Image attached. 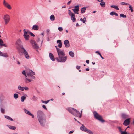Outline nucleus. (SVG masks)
I'll use <instances>...</instances> for the list:
<instances>
[{
	"label": "nucleus",
	"mask_w": 134,
	"mask_h": 134,
	"mask_svg": "<svg viewBox=\"0 0 134 134\" xmlns=\"http://www.w3.org/2000/svg\"><path fill=\"white\" fill-rule=\"evenodd\" d=\"M130 118H128L126 119L123 123V125L125 126L128 125L130 123Z\"/></svg>",
	"instance_id": "17"
},
{
	"label": "nucleus",
	"mask_w": 134,
	"mask_h": 134,
	"mask_svg": "<svg viewBox=\"0 0 134 134\" xmlns=\"http://www.w3.org/2000/svg\"><path fill=\"white\" fill-rule=\"evenodd\" d=\"M122 117L124 118H126L128 117V116L125 114H123L122 115Z\"/></svg>",
	"instance_id": "44"
},
{
	"label": "nucleus",
	"mask_w": 134,
	"mask_h": 134,
	"mask_svg": "<svg viewBox=\"0 0 134 134\" xmlns=\"http://www.w3.org/2000/svg\"><path fill=\"white\" fill-rule=\"evenodd\" d=\"M40 41V38L39 37H38V38L37 40V42H38L39 41ZM41 44H42L43 42V39L42 40H41Z\"/></svg>",
	"instance_id": "46"
},
{
	"label": "nucleus",
	"mask_w": 134,
	"mask_h": 134,
	"mask_svg": "<svg viewBox=\"0 0 134 134\" xmlns=\"http://www.w3.org/2000/svg\"><path fill=\"white\" fill-rule=\"evenodd\" d=\"M16 43L18 45H20L21 44V42L20 39H18L16 41Z\"/></svg>",
	"instance_id": "29"
},
{
	"label": "nucleus",
	"mask_w": 134,
	"mask_h": 134,
	"mask_svg": "<svg viewBox=\"0 0 134 134\" xmlns=\"http://www.w3.org/2000/svg\"><path fill=\"white\" fill-rule=\"evenodd\" d=\"M75 8H78L79 9V7L78 6H76L75 7Z\"/></svg>",
	"instance_id": "63"
},
{
	"label": "nucleus",
	"mask_w": 134,
	"mask_h": 134,
	"mask_svg": "<svg viewBox=\"0 0 134 134\" xmlns=\"http://www.w3.org/2000/svg\"><path fill=\"white\" fill-rule=\"evenodd\" d=\"M50 32V30L49 29H47L46 30V32L48 34H49Z\"/></svg>",
	"instance_id": "50"
},
{
	"label": "nucleus",
	"mask_w": 134,
	"mask_h": 134,
	"mask_svg": "<svg viewBox=\"0 0 134 134\" xmlns=\"http://www.w3.org/2000/svg\"><path fill=\"white\" fill-rule=\"evenodd\" d=\"M58 56L62 55H65V52L64 50H62L60 49L57 52Z\"/></svg>",
	"instance_id": "14"
},
{
	"label": "nucleus",
	"mask_w": 134,
	"mask_h": 134,
	"mask_svg": "<svg viewBox=\"0 0 134 134\" xmlns=\"http://www.w3.org/2000/svg\"><path fill=\"white\" fill-rule=\"evenodd\" d=\"M55 47H56V50H57V52L58 51V50H59V49H60L59 48H58L57 47V46H55Z\"/></svg>",
	"instance_id": "54"
},
{
	"label": "nucleus",
	"mask_w": 134,
	"mask_h": 134,
	"mask_svg": "<svg viewBox=\"0 0 134 134\" xmlns=\"http://www.w3.org/2000/svg\"><path fill=\"white\" fill-rule=\"evenodd\" d=\"M24 110L25 113L31 116L32 118H34V115L33 114H32L30 111L27 110L26 109H24Z\"/></svg>",
	"instance_id": "15"
},
{
	"label": "nucleus",
	"mask_w": 134,
	"mask_h": 134,
	"mask_svg": "<svg viewBox=\"0 0 134 134\" xmlns=\"http://www.w3.org/2000/svg\"><path fill=\"white\" fill-rule=\"evenodd\" d=\"M17 63L18 64H19V65H20V62L19 61H17Z\"/></svg>",
	"instance_id": "56"
},
{
	"label": "nucleus",
	"mask_w": 134,
	"mask_h": 134,
	"mask_svg": "<svg viewBox=\"0 0 134 134\" xmlns=\"http://www.w3.org/2000/svg\"><path fill=\"white\" fill-rule=\"evenodd\" d=\"M100 5L103 7H104L105 6V3L104 2H101L100 3Z\"/></svg>",
	"instance_id": "27"
},
{
	"label": "nucleus",
	"mask_w": 134,
	"mask_h": 134,
	"mask_svg": "<svg viewBox=\"0 0 134 134\" xmlns=\"http://www.w3.org/2000/svg\"><path fill=\"white\" fill-rule=\"evenodd\" d=\"M3 4L4 7L8 9L11 10L12 9L11 6L5 0H3Z\"/></svg>",
	"instance_id": "11"
},
{
	"label": "nucleus",
	"mask_w": 134,
	"mask_h": 134,
	"mask_svg": "<svg viewBox=\"0 0 134 134\" xmlns=\"http://www.w3.org/2000/svg\"><path fill=\"white\" fill-rule=\"evenodd\" d=\"M95 53H97L99 55V53H100L99 52V51H97L95 52Z\"/></svg>",
	"instance_id": "61"
},
{
	"label": "nucleus",
	"mask_w": 134,
	"mask_h": 134,
	"mask_svg": "<svg viewBox=\"0 0 134 134\" xmlns=\"http://www.w3.org/2000/svg\"><path fill=\"white\" fill-rule=\"evenodd\" d=\"M86 10V8L85 7H83L81 9V13H84Z\"/></svg>",
	"instance_id": "35"
},
{
	"label": "nucleus",
	"mask_w": 134,
	"mask_h": 134,
	"mask_svg": "<svg viewBox=\"0 0 134 134\" xmlns=\"http://www.w3.org/2000/svg\"><path fill=\"white\" fill-rule=\"evenodd\" d=\"M24 89L25 90H29V88L26 86L24 87Z\"/></svg>",
	"instance_id": "49"
},
{
	"label": "nucleus",
	"mask_w": 134,
	"mask_h": 134,
	"mask_svg": "<svg viewBox=\"0 0 134 134\" xmlns=\"http://www.w3.org/2000/svg\"><path fill=\"white\" fill-rule=\"evenodd\" d=\"M69 55L72 57H73L74 56V54L73 52L72 51H70L69 52Z\"/></svg>",
	"instance_id": "30"
},
{
	"label": "nucleus",
	"mask_w": 134,
	"mask_h": 134,
	"mask_svg": "<svg viewBox=\"0 0 134 134\" xmlns=\"http://www.w3.org/2000/svg\"><path fill=\"white\" fill-rule=\"evenodd\" d=\"M40 124L42 126H44L45 123V119L44 117L38 119Z\"/></svg>",
	"instance_id": "13"
},
{
	"label": "nucleus",
	"mask_w": 134,
	"mask_h": 134,
	"mask_svg": "<svg viewBox=\"0 0 134 134\" xmlns=\"http://www.w3.org/2000/svg\"><path fill=\"white\" fill-rule=\"evenodd\" d=\"M129 8H130L129 10H131V12H133V10L132 9V6L131 5H130L129 6Z\"/></svg>",
	"instance_id": "37"
},
{
	"label": "nucleus",
	"mask_w": 134,
	"mask_h": 134,
	"mask_svg": "<svg viewBox=\"0 0 134 134\" xmlns=\"http://www.w3.org/2000/svg\"><path fill=\"white\" fill-rule=\"evenodd\" d=\"M49 55L50 58L53 61L55 60V59L52 53H50L49 54Z\"/></svg>",
	"instance_id": "20"
},
{
	"label": "nucleus",
	"mask_w": 134,
	"mask_h": 134,
	"mask_svg": "<svg viewBox=\"0 0 134 134\" xmlns=\"http://www.w3.org/2000/svg\"><path fill=\"white\" fill-rule=\"evenodd\" d=\"M26 73L28 78L32 80V79H35V77L34 75H35V73L32 70H26Z\"/></svg>",
	"instance_id": "1"
},
{
	"label": "nucleus",
	"mask_w": 134,
	"mask_h": 134,
	"mask_svg": "<svg viewBox=\"0 0 134 134\" xmlns=\"http://www.w3.org/2000/svg\"><path fill=\"white\" fill-rule=\"evenodd\" d=\"M89 60H86V63H87V64H89Z\"/></svg>",
	"instance_id": "60"
},
{
	"label": "nucleus",
	"mask_w": 134,
	"mask_h": 134,
	"mask_svg": "<svg viewBox=\"0 0 134 134\" xmlns=\"http://www.w3.org/2000/svg\"><path fill=\"white\" fill-rule=\"evenodd\" d=\"M93 113L94 117L96 118V119L99 120L102 122H104V121L102 119V117L96 111H94Z\"/></svg>",
	"instance_id": "5"
},
{
	"label": "nucleus",
	"mask_w": 134,
	"mask_h": 134,
	"mask_svg": "<svg viewBox=\"0 0 134 134\" xmlns=\"http://www.w3.org/2000/svg\"><path fill=\"white\" fill-rule=\"evenodd\" d=\"M49 101V100H48L47 101H43L42 100V102L43 103L45 104L47 103Z\"/></svg>",
	"instance_id": "41"
},
{
	"label": "nucleus",
	"mask_w": 134,
	"mask_h": 134,
	"mask_svg": "<svg viewBox=\"0 0 134 134\" xmlns=\"http://www.w3.org/2000/svg\"><path fill=\"white\" fill-rule=\"evenodd\" d=\"M64 44L65 45V47L68 48L70 46V44L69 41L66 40H65L64 41Z\"/></svg>",
	"instance_id": "16"
},
{
	"label": "nucleus",
	"mask_w": 134,
	"mask_h": 134,
	"mask_svg": "<svg viewBox=\"0 0 134 134\" xmlns=\"http://www.w3.org/2000/svg\"><path fill=\"white\" fill-rule=\"evenodd\" d=\"M120 17H122L125 18H126V15H124L123 14H120Z\"/></svg>",
	"instance_id": "42"
},
{
	"label": "nucleus",
	"mask_w": 134,
	"mask_h": 134,
	"mask_svg": "<svg viewBox=\"0 0 134 134\" xmlns=\"http://www.w3.org/2000/svg\"><path fill=\"white\" fill-rule=\"evenodd\" d=\"M111 8H114L115 9H116L117 10H119V9L118 8L117 6L112 5L111 6Z\"/></svg>",
	"instance_id": "32"
},
{
	"label": "nucleus",
	"mask_w": 134,
	"mask_h": 134,
	"mask_svg": "<svg viewBox=\"0 0 134 134\" xmlns=\"http://www.w3.org/2000/svg\"><path fill=\"white\" fill-rule=\"evenodd\" d=\"M58 29L60 31H62L63 30V28L62 27H59L58 28Z\"/></svg>",
	"instance_id": "48"
},
{
	"label": "nucleus",
	"mask_w": 134,
	"mask_h": 134,
	"mask_svg": "<svg viewBox=\"0 0 134 134\" xmlns=\"http://www.w3.org/2000/svg\"><path fill=\"white\" fill-rule=\"evenodd\" d=\"M3 43V41L1 39H0V46H2Z\"/></svg>",
	"instance_id": "45"
},
{
	"label": "nucleus",
	"mask_w": 134,
	"mask_h": 134,
	"mask_svg": "<svg viewBox=\"0 0 134 134\" xmlns=\"http://www.w3.org/2000/svg\"><path fill=\"white\" fill-rule=\"evenodd\" d=\"M30 42L32 44L33 48L38 49L39 48L38 45L37 44L35 40H31L30 41Z\"/></svg>",
	"instance_id": "7"
},
{
	"label": "nucleus",
	"mask_w": 134,
	"mask_h": 134,
	"mask_svg": "<svg viewBox=\"0 0 134 134\" xmlns=\"http://www.w3.org/2000/svg\"><path fill=\"white\" fill-rule=\"evenodd\" d=\"M39 29V27L38 26L36 25H34L33 26L32 28V29L35 30H37Z\"/></svg>",
	"instance_id": "21"
},
{
	"label": "nucleus",
	"mask_w": 134,
	"mask_h": 134,
	"mask_svg": "<svg viewBox=\"0 0 134 134\" xmlns=\"http://www.w3.org/2000/svg\"><path fill=\"white\" fill-rule=\"evenodd\" d=\"M3 18L5 25L8 24L10 21V18L9 15L8 14H6L4 15Z\"/></svg>",
	"instance_id": "6"
},
{
	"label": "nucleus",
	"mask_w": 134,
	"mask_h": 134,
	"mask_svg": "<svg viewBox=\"0 0 134 134\" xmlns=\"http://www.w3.org/2000/svg\"><path fill=\"white\" fill-rule=\"evenodd\" d=\"M36 97L34 96L32 98V99H36Z\"/></svg>",
	"instance_id": "62"
},
{
	"label": "nucleus",
	"mask_w": 134,
	"mask_h": 134,
	"mask_svg": "<svg viewBox=\"0 0 134 134\" xmlns=\"http://www.w3.org/2000/svg\"><path fill=\"white\" fill-rule=\"evenodd\" d=\"M89 68H87L86 69V71H89Z\"/></svg>",
	"instance_id": "64"
},
{
	"label": "nucleus",
	"mask_w": 134,
	"mask_h": 134,
	"mask_svg": "<svg viewBox=\"0 0 134 134\" xmlns=\"http://www.w3.org/2000/svg\"><path fill=\"white\" fill-rule=\"evenodd\" d=\"M117 127L119 131H120L121 133L122 132V128L119 126H118Z\"/></svg>",
	"instance_id": "38"
},
{
	"label": "nucleus",
	"mask_w": 134,
	"mask_h": 134,
	"mask_svg": "<svg viewBox=\"0 0 134 134\" xmlns=\"http://www.w3.org/2000/svg\"><path fill=\"white\" fill-rule=\"evenodd\" d=\"M37 114L38 119H40L44 117V114L43 112L40 110H39L37 111Z\"/></svg>",
	"instance_id": "8"
},
{
	"label": "nucleus",
	"mask_w": 134,
	"mask_h": 134,
	"mask_svg": "<svg viewBox=\"0 0 134 134\" xmlns=\"http://www.w3.org/2000/svg\"><path fill=\"white\" fill-rule=\"evenodd\" d=\"M23 31L24 33L23 35H29L30 34V32L28 30L24 29Z\"/></svg>",
	"instance_id": "18"
},
{
	"label": "nucleus",
	"mask_w": 134,
	"mask_h": 134,
	"mask_svg": "<svg viewBox=\"0 0 134 134\" xmlns=\"http://www.w3.org/2000/svg\"><path fill=\"white\" fill-rule=\"evenodd\" d=\"M1 113H5V109L2 108H1Z\"/></svg>",
	"instance_id": "40"
},
{
	"label": "nucleus",
	"mask_w": 134,
	"mask_h": 134,
	"mask_svg": "<svg viewBox=\"0 0 134 134\" xmlns=\"http://www.w3.org/2000/svg\"><path fill=\"white\" fill-rule=\"evenodd\" d=\"M121 4L122 5H129V4H128L127 3H125L124 2H122L121 3Z\"/></svg>",
	"instance_id": "47"
},
{
	"label": "nucleus",
	"mask_w": 134,
	"mask_h": 134,
	"mask_svg": "<svg viewBox=\"0 0 134 134\" xmlns=\"http://www.w3.org/2000/svg\"><path fill=\"white\" fill-rule=\"evenodd\" d=\"M69 15L71 16V19L72 20L73 22H75L76 20V19L75 18V14L72 13L70 10H68Z\"/></svg>",
	"instance_id": "10"
},
{
	"label": "nucleus",
	"mask_w": 134,
	"mask_h": 134,
	"mask_svg": "<svg viewBox=\"0 0 134 134\" xmlns=\"http://www.w3.org/2000/svg\"><path fill=\"white\" fill-rule=\"evenodd\" d=\"M42 107L44 109H46V110L47 109V108L46 107L45 105H42Z\"/></svg>",
	"instance_id": "53"
},
{
	"label": "nucleus",
	"mask_w": 134,
	"mask_h": 134,
	"mask_svg": "<svg viewBox=\"0 0 134 134\" xmlns=\"http://www.w3.org/2000/svg\"><path fill=\"white\" fill-rule=\"evenodd\" d=\"M80 20L83 23H85V22H86V19L85 17H84L83 19H82V18H81L80 19Z\"/></svg>",
	"instance_id": "31"
},
{
	"label": "nucleus",
	"mask_w": 134,
	"mask_h": 134,
	"mask_svg": "<svg viewBox=\"0 0 134 134\" xmlns=\"http://www.w3.org/2000/svg\"><path fill=\"white\" fill-rule=\"evenodd\" d=\"M7 126L10 129L13 130H15L16 129V127L15 126L10 125H7Z\"/></svg>",
	"instance_id": "23"
},
{
	"label": "nucleus",
	"mask_w": 134,
	"mask_h": 134,
	"mask_svg": "<svg viewBox=\"0 0 134 134\" xmlns=\"http://www.w3.org/2000/svg\"><path fill=\"white\" fill-rule=\"evenodd\" d=\"M82 126L80 127L81 130L85 132H86L89 134H93V132L90 130L88 129L84 126L83 124H81Z\"/></svg>",
	"instance_id": "4"
},
{
	"label": "nucleus",
	"mask_w": 134,
	"mask_h": 134,
	"mask_svg": "<svg viewBox=\"0 0 134 134\" xmlns=\"http://www.w3.org/2000/svg\"><path fill=\"white\" fill-rule=\"evenodd\" d=\"M24 38L26 40H29V35H23Z\"/></svg>",
	"instance_id": "24"
},
{
	"label": "nucleus",
	"mask_w": 134,
	"mask_h": 134,
	"mask_svg": "<svg viewBox=\"0 0 134 134\" xmlns=\"http://www.w3.org/2000/svg\"><path fill=\"white\" fill-rule=\"evenodd\" d=\"M57 43L58 44V47L59 48H61L62 46V43L60 40H58L57 41Z\"/></svg>",
	"instance_id": "19"
},
{
	"label": "nucleus",
	"mask_w": 134,
	"mask_h": 134,
	"mask_svg": "<svg viewBox=\"0 0 134 134\" xmlns=\"http://www.w3.org/2000/svg\"><path fill=\"white\" fill-rule=\"evenodd\" d=\"M50 18L51 21L54 20L55 19V17L53 15H51L50 16Z\"/></svg>",
	"instance_id": "22"
},
{
	"label": "nucleus",
	"mask_w": 134,
	"mask_h": 134,
	"mask_svg": "<svg viewBox=\"0 0 134 134\" xmlns=\"http://www.w3.org/2000/svg\"><path fill=\"white\" fill-rule=\"evenodd\" d=\"M26 98V97L25 96H22L21 99V101L22 102H24Z\"/></svg>",
	"instance_id": "34"
},
{
	"label": "nucleus",
	"mask_w": 134,
	"mask_h": 134,
	"mask_svg": "<svg viewBox=\"0 0 134 134\" xmlns=\"http://www.w3.org/2000/svg\"><path fill=\"white\" fill-rule=\"evenodd\" d=\"M72 10L75 13L77 14H78V11L79 10V9L78 8L74 9H72Z\"/></svg>",
	"instance_id": "25"
},
{
	"label": "nucleus",
	"mask_w": 134,
	"mask_h": 134,
	"mask_svg": "<svg viewBox=\"0 0 134 134\" xmlns=\"http://www.w3.org/2000/svg\"><path fill=\"white\" fill-rule=\"evenodd\" d=\"M76 68L77 69H79L80 68V66H77L76 67Z\"/></svg>",
	"instance_id": "55"
},
{
	"label": "nucleus",
	"mask_w": 134,
	"mask_h": 134,
	"mask_svg": "<svg viewBox=\"0 0 134 134\" xmlns=\"http://www.w3.org/2000/svg\"><path fill=\"white\" fill-rule=\"evenodd\" d=\"M24 87H21L20 85H19L18 87V90L22 91H24Z\"/></svg>",
	"instance_id": "33"
},
{
	"label": "nucleus",
	"mask_w": 134,
	"mask_h": 134,
	"mask_svg": "<svg viewBox=\"0 0 134 134\" xmlns=\"http://www.w3.org/2000/svg\"><path fill=\"white\" fill-rule=\"evenodd\" d=\"M5 117L8 120H10L12 121H13V119L9 116L5 115Z\"/></svg>",
	"instance_id": "28"
},
{
	"label": "nucleus",
	"mask_w": 134,
	"mask_h": 134,
	"mask_svg": "<svg viewBox=\"0 0 134 134\" xmlns=\"http://www.w3.org/2000/svg\"><path fill=\"white\" fill-rule=\"evenodd\" d=\"M110 14L111 15H115L116 16H118V14L116 13V12H112L110 13Z\"/></svg>",
	"instance_id": "26"
},
{
	"label": "nucleus",
	"mask_w": 134,
	"mask_h": 134,
	"mask_svg": "<svg viewBox=\"0 0 134 134\" xmlns=\"http://www.w3.org/2000/svg\"><path fill=\"white\" fill-rule=\"evenodd\" d=\"M58 56V57L55 58V59L58 62H65L67 59V57L64 56Z\"/></svg>",
	"instance_id": "3"
},
{
	"label": "nucleus",
	"mask_w": 134,
	"mask_h": 134,
	"mask_svg": "<svg viewBox=\"0 0 134 134\" xmlns=\"http://www.w3.org/2000/svg\"><path fill=\"white\" fill-rule=\"evenodd\" d=\"M121 134H130L125 131H122L121 133Z\"/></svg>",
	"instance_id": "43"
},
{
	"label": "nucleus",
	"mask_w": 134,
	"mask_h": 134,
	"mask_svg": "<svg viewBox=\"0 0 134 134\" xmlns=\"http://www.w3.org/2000/svg\"><path fill=\"white\" fill-rule=\"evenodd\" d=\"M3 53L0 51V56H2V55Z\"/></svg>",
	"instance_id": "59"
},
{
	"label": "nucleus",
	"mask_w": 134,
	"mask_h": 134,
	"mask_svg": "<svg viewBox=\"0 0 134 134\" xmlns=\"http://www.w3.org/2000/svg\"><path fill=\"white\" fill-rule=\"evenodd\" d=\"M21 51L24 54L25 57L27 59H29L30 57L28 53L25 49L22 46H21Z\"/></svg>",
	"instance_id": "9"
},
{
	"label": "nucleus",
	"mask_w": 134,
	"mask_h": 134,
	"mask_svg": "<svg viewBox=\"0 0 134 134\" xmlns=\"http://www.w3.org/2000/svg\"><path fill=\"white\" fill-rule=\"evenodd\" d=\"M2 56L5 57H8L7 54L6 53H3L2 55Z\"/></svg>",
	"instance_id": "39"
},
{
	"label": "nucleus",
	"mask_w": 134,
	"mask_h": 134,
	"mask_svg": "<svg viewBox=\"0 0 134 134\" xmlns=\"http://www.w3.org/2000/svg\"><path fill=\"white\" fill-rule=\"evenodd\" d=\"M70 131V132L69 133V134H70V133H73V131Z\"/></svg>",
	"instance_id": "57"
},
{
	"label": "nucleus",
	"mask_w": 134,
	"mask_h": 134,
	"mask_svg": "<svg viewBox=\"0 0 134 134\" xmlns=\"http://www.w3.org/2000/svg\"><path fill=\"white\" fill-rule=\"evenodd\" d=\"M25 71V70H23L22 72V74L25 75V82L26 83H28V82H31V81H32V80L31 79H29L27 77V74H26Z\"/></svg>",
	"instance_id": "12"
},
{
	"label": "nucleus",
	"mask_w": 134,
	"mask_h": 134,
	"mask_svg": "<svg viewBox=\"0 0 134 134\" xmlns=\"http://www.w3.org/2000/svg\"><path fill=\"white\" fill-rule=\"evenodd\" d=\"M14 97L15 99H16L18 98V94L15 93L14 95Z\"/></svg>",
	"instance_id": "36"
},
{
	"label": "nucleus",
	"mask_w": 134,
	"mask_h": 134,
	"mask_svg": "<svg viewBox=\"0 0 134 134\" xmlns=\"http://www.w3.org/2000/svg\"><path fill=\"white\" fill-rule=\"evenodd\" d=\"M72 1L71 0H70L67 3V4L68 5H69L71 3V2Z\"/></svg>",
	"instance_id": "51"
},
{
	"label": "nucleus",
	"mask_w": 134,
	"mask_h": 134,
	"mask_svg": "<svg viewBox=\"0 0 134 134\" xmlns=\"http://www.w3.org/2000/svg\"><path fill=\"white\" fill-rule=\"evenodd\" d=\"M67 110L68 111L75 116L78 117L80 114V113L79 111L73 108H68L67 109Z\"/></svg>",
	"instance_id": "2"
},
{
	"label": "nucleus",
	"mask_w": 134,
	"mask_h": 134,
	"mask_svg": "<svg viewBox=\"0 0 134 134\" xmlns=\"http://www.w3.org/2000/svg\"><path fill=\"white\" fill-rule=\"evenodd\" d=\"M2 46H5V47H7V45L6 44H4L3 43V44Z\"/></svg>",
	"instance_id": "58"
},
{
	"label": "nucleus",
	"mask_w": 134,
	"mask_h": 134,
	"mask_svg": "<svg viewBox=\"0 0 134 134\" xmlns=\"http://www.w3.org/2000/svg\"><path fill=\"white\" fill-rule=\"evenodd\" d=\"M30 34L31 35V36H35V35H34L32 33V32H30Z\"/></svg>",
	"instance_id": "52"
}]
</instances>
